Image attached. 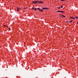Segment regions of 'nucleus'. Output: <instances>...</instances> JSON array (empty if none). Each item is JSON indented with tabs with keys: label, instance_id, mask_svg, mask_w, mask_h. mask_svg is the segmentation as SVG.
Returning <instances> with one entry per match:
<instances>
[{
	"label": "nucleus",
	"instance_id": "9b49d317",
	"mask_svg": "<svg viewBox=\"0 0 78 78\" xmlns=\"http://www.w3.org/2000/svg\"><path fill=\"white\" fill-rule=\"evenodd\" d=\"M70 18L71 19H73V17H72H72H70Z\"/></svg>",
	"mask_w": 78,
	"mask_h": 78
},
{
	"label": "nucleus",
	"instance_id": "f257e3e1",
	"mask_svg": "<svg viewBox=\"0 0 78 78\" xmlns=\"http://www.w3.org/2000/svg\"><path fill=\"white\" fill-rule=\"evenodd\" d=\"M36 2H36V3H44L43 2L41 1H37Z\"/></svg>",
	"mask_w": 78,
	"mask_h": 78
},
{
	"label": "nucleus",
	"instance_id": "423d86ee",
	"mask_svg": "<svg viewBox=\"0 0 78 78\" xmlns=\"http://www.w3.org/2000/svg\"><path fill=\"white\" fill-rule=\"evenodd\" d=\"M17 11H19V9L18 8H17Z\"/></svg>",
	"mask_w": 78,
	"mask_h": 78
},
{
	"label": "nucleus",
	"instance_id": "4468645a",
	"mask_svg": "<svg viewBox=\"0 0 78 78\" xmlns=\"http://www.w3.org/2000/svg\"><path fill=\"white\" fill-rule=\"evenodd\" d=\"M63 17H66V16H64H64H62Z\"/></svg>",
	"mask_w": 78,
	"mask_h": 78
},
{
	"label": "nucleus",
	"instance_id": "f8f14e48",
	"mask_svg": "<svg viewBox=\"0 0 78 78\" xmlns=\"http://www.w3.org/2000/svg\"><path fill=\"white\" fill-rule=\"evenodd\" d=\"M61 15V16H63H63H64V15Z\"/></svg>",
	"mask_w": 78,
	"mask_h": 78
},
{
	"label": "nucleus",
	"instance_id": "0eeeda50",
	"mask_svg": "<svg viewBox=\"0 0 78 78\" xmlns=\"http://www.w3.org/2000/svg\"><path fill=\"white\" fill-rule=\"evenodd\" d=\"M34 9L35 10H37V8H34Z\"/></svg>",
	"mask_w": 78,
	"mask_h": 78
},
{
	"label": "nucleus",
	"instance_id": "f3484780",
	"mask_svg": "<svg viewBox=\"0 0 78 78\" xmlns=\"http://www.w3.org/2000/svg\"><path fill=\"white\" fill-rule=\"evenodd\" d=\"M34 9V7L32 8V9Z\"/></svg>",
	"mask_w": 78,
	"mask_h": 78
},
{
	"label": "nucleus",
	"instance_id": "6e6552de",
	"mask_svg": "<svg viewBox=\"0 0 78 78\" xmlns=\"http://www.w3.org/2000/svg\"><path fill=\"white\" fill-rule=\"evenodd\" d=\"M73 22V20H72L69 22H70V23H71V22Z\"/></svg>",
	"mask_w": 78,
	"mask_h": 78
},
{
	"label": "nucleus",
	"instance_id": "412c9836",
	"mask_svg": "<svg viewBox=\"0 0 78 78\" xmlns=\"http://www.w3.org/2000/svg\"><path fill=\"white\" fill-rule=\"evenodd\" d=\"M77 24H78V22H77Z\"/></svg>",
	"mask_w": 78,
	"mask_h": 78
},
{
	"label": "nucleus",
	"instance_id": "f03ea898",
	"mask_svg": "<svg viewBox=\"0 0 78 78\" xmlns=\"http://www.w3.org/2000/svg\"><path fill=\"white\" fill-rule=\"evenodd\" d=\"M37 9L39 10V11H41V12H42L44 11V10L43 9H41L39 8H37Z\"/></svg>",
	"mask_w": 78,
	"mask_h": 78
},
{
	"label": "nucleus",
	"instance_id": "2eb2a0df",
	"mask_svg": "<svg viewBox=\"0 0 78 78\" xmlns=\"http://www.w3.org/2000/svg\"><path fill=\"white\" fill-rule=\"evenodd\" d=\"M73 19H75V18H73Z\"/></svg>",
	"mask_w": 78,
	"mask_h": 78
},
{
	"label": "nucleus",
	"instance_id": "ddd939ff",
	"mask_svg": "<svg viewBox=\"0 0 78 78\" xmlns=\"http://www.w3.org/2000/svg\"><path fill=\"white\" fill-rule=\"evenodd\" d=\"M61 8H63V6H61Z\"/></svg>",
	"mask_w": 78,
	"mask_h": 78
},
{
	"label": "nucleus",
	"instance_id": "7ed1b4c3",
	"mask_svg": "<svg viewBox=\"0 0 78 78\" xmlns=\"http://www.w3.org/2000/svg\"><path fill=\"white\" fill-rule=\"evenodd\" d=\"M42 9H48V8L42 7Z\"/></svg>",
	"mask_w": 78,
	"mask_h": 78
},
{
	"label": "nucleus",
	"instance_id": "9d476101",
	"mask_svg": "<svg viewBox=\"0 0 78 78\" xmlns=\"http://www.w3.org/2000/svg\"><path fill=\"white\" fill-rule=\"evenodd\" d=\"M58 9H60L61 8V7H58Z\"/></svg>",
	"mask_w": 78,
	"mask_h": 78
},
{
	"label": "nucleus",
	"instance_id": "1a4fd4ad",
	"mask_svg": "<svg viewBox=\"0 0 78 78\" xmlns=\"http://www.w3.org/2000/svg\"><path fill=\"white\" fill-rule=\"evenodd\" d=\"M76 19H78V16H76Z\"/></svg>",
	"mask_w": 78,
	"mask_h": 78
},
{
	"label": "nucleus",
	"instance_id": "39448f33",
	"mask_svg": "<svg viewBox=\"0 0 78 78\" xmlns=\"http://www.w3.org/2000/svg\"><path fill=\"white\" fill-rule=\"evenodd\" d=\"M57 12H62V13H64V12L63 11H60L59 10Z\"/></svg>",
	"mask_w": 78,
	"mask_h": 78
},
{
	"label": "nucleus",
	"instance_id": "dca6fc26",
	"mask_svg": "<svg viewBox=\"0 0 78 78\" xmlns=\"http://www.w3.org/2000/svg\"><path fill=\"white\" fill-rule=\"evenodd\" d=\"M68 22H68V21H66V23H68Z\"/></svg>",
	"mask_w": 78,
	"mask_h": 78
},
{
	"label": "nucleus",
	"instance_id": "20e7f679",
	"mask_svg": "<svg viewBox=\"0 0 78 78\" xmlns=\"http://www.w3.org/2000/svg\"><path fill=\"white\" fill-rule=\"evenodd\" d=\"M38 2V1H33V3H34V4H36V3Z\"/></svg>",
	"mask_w": 78,
	"mask_h": 78
},
{
	"label": "nucleus",
	"instance_id": "5701e85b",
	"mask_svg": "<svg viewBox=\"0 0 78 78\" xmlns=\"http://www.w3.org/2000/svg\"><path fill=\"white\" fill-rule=\"evenodd\" d=\"M19 9H20V8H19Z\"/></svg>",
	"mask_w": 78,
	"mask_h": 78
},
{
	"label": "nucleus",
	"instance_id": "6ab92c4d",
	"mask_svg": "<svg viewBox=\"0 0 78 78\" xmlns=\"http://www.w3.org/2000/svg\"><path fill=\"white\" fill-rule=\"evenodd\" d=\"M61 1H64V0H61Z\"/></svg>",
	"mask_w": 78,
	"mask_h": 78
},
{
	"label": "nucleus",
	"instance_id": "4be33fe9",
	"mask_svg": "<svg viewBox=\"0 0 78 78\" xmlns=\"http://www.w3.org/2000/svg\"><path fill=\"white\" fill-rule=\"evenodd\" d=\"M6 27H8V26H6Z\"/></svg>",
	"mask_w": 78,
	"mask_h": 78
},
{
	"label": "nucleus",
	"instance_id": "a211bd4d",
	"mask_svg": "<svg viewBox=\"0 0 78 78\" xmlns=\"http://www.w3.org/2000/svg\"><path fill=\"white\" fill-rule=\"evenodd\" d=\"M4 27H6V25H3Z\"/></svg>",
	"mask_w": 78,
	"mask_h": 78
},
{
	"label": "nucleus",
	"instance_id": "aec40b11",
	"mask_svg": "<svg viewBox=\"0 0 78 78\" xmlns=\"http://www.w3.org/2000/svg\"><path fill=\"white\" fill-rule=\"evenodd\" d=\"M9 30H11V28H9Z\"/></svg>",
	"mask_w": 78,
	"mask_h": 78
}]
</instances>
